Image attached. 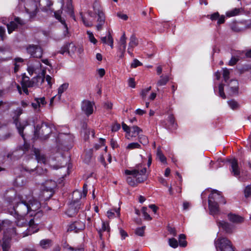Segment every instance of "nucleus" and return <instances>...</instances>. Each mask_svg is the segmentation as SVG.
Returning a JSON list of instances; mask_svg holds the SVG:
<instances>
[{"mask_svg": "<svg viewBox=\"0 0 251 251\" xmlns=\"http://www.w3.org/2000/svg\"><path fill=\"white\" fill-rule=\"evenodd\" d=\"M231 163V172L233 175L238 177L240 176V172L238 167L237 160L235 159H233L230 160Z\"/></svg>", "mask_w": 251, "mask_h": 251, "instance_id": "nucleus-21", "label": "nucleus"}, {"mask_svg": "<svg viewBox=\"0 0 251 251\" xmlns=\"http://www.w3.org/2000/svg\"><path fill=\"white\" fill-rule=\"evenodd\" d=\"M46 104L47 101L45 100V97L36 98L34 99V102H32L31 105L35 111L39 112L40 111V107Z\"/></svg>", "mask_w": 251, "mask_h": 251, "instance_id": "nucleus-15", "label": "nucleus"}, {"mask_svg": "<svg viewBox=\"0 0 251 251\" xmlns=\"http://www.w3.org/2000/svg\"><path fill=\"white\" fill-rule=\"evenodd\" d=\"M217 202H211V200H208L209 213L211 215H215L219 212V205Z\"/></svg>", "mask_w": 251, "mask_h": 251, "instance_id": "nucleus-22", "label": "nucleus"}, {"mask_svg": "<svg viewBox=\"0 0 251 251\" xmlns=\"http://www.w3.org/2000/svg\"><path fill=\"white\" fill-rule=\"evenodd\" d=\"M146 171V168L140 164L136 165L131 170H126L125 174L131 176H128L126 178L128 184L131 186H135L138 183L146 180L147 178Z\"/></svg>", "mask_w": 251, "mask_h": 251, "instance_id": "nucleus-2", "label": "nucleus"}, {"mask_svg": "<svg viewBox=\"0 0 251 251\" xmlns=\"http://www.w3.org/2000/svg\"><path fill=\"white\" fill-rule=\"evenodd\" d=\"M138 42L137 39L133 35L130 38V41L128 43V47L127 49V52L131 56H133L132 50L134 48L138 45Z\"/></svg>", "mask_w": 251, "mask_h": 251, "instance_id": "nucleus-19", "label": "nucleus"}, {"mask_svg": "<svg viewBox=\"0 0 251 251\" xmlns=\"http://www.w3.org/2000/svg\"><path fill=\"white\" fill-rule=\"evenodd\" d=\"M208 17H209L212 21L218 20L219 18V14L218 12H215L210 15H208Z\"/></svg>", "mask_w": 251, "mask_h": 251, "instance_id": "nucleus-57", "label": "nucleus"}, {"mask_svg": "<svg viewBox=\"0 0 251 251\" xmlns=\"http://www.w3.org/2000/svg\"><path fill=\"white\" fill-rule=\"evenodd\" d=\"M87 34L88 35V39L90 42L94 44H96L97 43V40L95 38L93 33L90 31H87Z\"/></svg>", "mask_w": 251, "mask_h": 251, "instance_id": "nucleus-46", "label": "nucleus"}, {"mask_svg": "<svg viewBox=\"0 0 251 251\" xmlns=\"http://www.w3.org/2000/svg\"><path fill=\"white\" fill-rule=\"evenodd\" d=\"M41 75H38L32 78V84L33 87H40L44 82V76L46 75V70L43 69L41 72Z\"/></svg>", "mask_w": 251, "mask_h": 251, "instance_id": "nucleus-16", "label": "nucleus"}, {"mask_svg": "<svg viewBox=\"0 0 251 251\" xmlns=\"http://www.w3.org/2000/svg\"><path fill=\"white\" fill-rule=\"evenodd\" d=\"M15 68H14V72L16 73L18 71L19 67L20 65L18 64V63H20L23 61V59L21 58H16L15 59Z\"/></svg>", "mask_w": 251, "mask_h": 251, "instance_id": "nucleus-53", "label": "nucleus"}, {"mask_svg": "<svg viewBox=\"0 0 251 251\" xmlns=\"http://www.w3.org/2000/svg\"><path fill=\"white\" fill-rule=\"evenodd\" d=\"M39 245L43 249H46L51 246L52 241L49 239H43L40 241Z\"/></svg>", "mask_w": 251, "mask_h": 251, "instance_id": "nucleus-30", "label": "nucleus"}, {"mask_svg": "<svg viewBox=\"0 0 251 251\" xmlns=\"http://www.w3.org/2000/svg\"><path fill=\"white\" fill-rule=\"evenodd\" d=\"M145 226H142L137 228L135 230V234L140 236H143L144 235V230Z\"/></svg>", "mask_w": 251, "mask_h": 251, "instance_id": "nucleus-50", "label": "nucleus"}, {"mask_svg": "<svg viewBox=\"0 0 251 251\" xmlns=\"http://www.w3.org/2000/svg\"><path fill=\"white\" fill-rule=\"evenodd\" d=\"M141 145L137 142L129 143L126 147V149L133 150L135 149H141Z\"/></svg>", "mask_w": 251, "mask_h": 251, "instance_id": "nucleus-41", "label": "nucleus"}, {"mask_svg": "<svg viewBox=\"0 0 251 251\" xmlns=\"http://www.w3.org/2000/svg\"><path fill=\"white\" fill-rule=\"evenodd\" d=\"M107 231L109 232V225L108 223H106L103 222L102 223L101 228L99 230V236H100V239L102 238L101 232L102 231Z\"/></svg>", "mask_w": 251, "mask_h": 251, "instance_id": "nucleus-37", "label": "nucleus"}, {"mask_svg": "<svg viewBox=\"0 0 251 251\" xmlns=\"http://www.w3.org/2000/svg\"><path fill=\"white\" fill-rule=\"evenodd\" d=\"M115 213H116L118 216L120 215V208L117 209H111L107 212V217L109 218H112L115 216Z\"/></svg>", "mask_w": 251, "mask_h": 251, "instance_id": "nucleus-39", "label": "nucleus"}, {"mask_svg": "<svg viewBox=\"0 0 251 251\" xmlns=\"http://www.w3.org/2000/svg\"><path fill=\"white\" fill-rule=\"evenodd\" d=\"M168 121L170 123L171 126L173 127H175V119L173 115H170L168 117Z\"/></svg>", "mask_w": 251, "mask_h": 251, "instance_id": "nucleus-61", "label": "nucleus"}, {"mask_svg": "<svg viewBox=\"0 0 251 251\" xmlns=\"http://www.w3.org/2000/svg\"><path fill=\"white\" fill-rule=\"evenodd\" d=\"M82 21H83L84 25L86 26L89 27V26H92L93 25V23L92 22L88 21L84 18H82Z\"/></svg>", "mask_w": 251, "mask_h": 251, "instance_id": "nucleus-64", "label": "nucleus"}, {"mask_svg": "<svg viewBox=\"0 0 251 251\" xmlns=\"http://www.w3.org/2000/svg\"><path fill=\"white\" fill-rule=\"evenodd\" d=\"M223 77L225 81H226L229 78L230 70L227 68H223Z\"/></svg>", "mask_w": 251, "mask_h": 251, "instance_id": "nucleus-42", "label": "nucleus"}, {"mask_svg": "<svg viewBox=\"0 0 251 251\" xmlns=\"http://www.w3.org/2000/svg\"><path fill=\"white\" fill-rule=\"evenodd\" d=\"M12 239L3 236L1 247L3 251H9L11 246Z\"/></svg>", "mask_w": 251, "mask_h": 251, "instance_id": "nucleus-23", "label": "nucleus"}, {"mask_svg": "<svg viewBox=\"0 0 251 251\" xmlns=\"http://www.w3.org/2000/svg\"><path fill=\"white\" fill-rule=\"evenodd\" d=\"M65 49L67 50V52L69 54L73 56L76 53L77 47L75 44L71 43L67 45Z\"/></svg>", "mask_w": 251, "mask_h": 251, "instance_id": "nucleus-28", "label": "nucleus"}, {"mask_svg": "<svg viewBox=\"0 0 251 251\" xmlns=\"http://www.w3.org/2000/svg\"><path fill=\"white\" fill-rule=\"evenodd\" d=\"M151 87L150 86L147 88H145L142 90L140 93V95L143 99V100H145L147 97V94L149 92V91L151 90Z\"/></svg>", "mask_w": 251, "mask_h": 251, "instance_id": "nucleus-45", "label": "nucleus"}, {"mask_svg": "<svg viewBox=\"0 0 251 251\" xmlns=\"http://www.w3.org/2000/svg\"><path fill=\"white\" fill-rule=\"evenodd\" d=\"M54 126L51 124L42 123L41 126L37 125L35 127L34 136L35 138L45 140L49 138V135L52 132Z\"/></svg>", "mask_w": 251, "mask_h": 251, "instance_id": "nucleus-3", "label": "nucleus"}, {"mask_svg": "<svg viewBox=\"0 0 251 251\" xmlns=\"http://www.w3.org/2000/svg\"><path fill=\"white\" fill-rule=\"evenodd\" d=\"M227 103L230 108L232 110H237L240 107V105L238 102L234 100H228L227 101Z\"/></svg>", "mask_w": 251, "mask_h": 251, "instance_id": "nucleus-34", "label": "nucleus"}, {"mask_svg": "<svg viewBox=\"0 0 251 251\" xmlns=\"http://www.w3.org/2000/svg\"><path fill=\"white\" fill-rule=\"evenodd\" d=\"M119 50H126V37L125 33H124L120 39Z\"/></svg>", "mask_w": 251, "mask_h": 251, "instance_id": "nucleus-31", "label": "nucleus"}, {"mask_svg": "<svg viewBox=\"0 0 251 251\" xmlns=\"http://www.w3.org/2000/svg\"><path fill=\"white\" fill-rule=\"evenodd\" d=\"M220 228L223 229L227 233H232L234 229V226L228 222L224 221H219L217 223Z\"/></svg>", "mask_w": 251, "mask_h": 251, "instance_id": "nucleus-17", "label": "nucleus"}, {"mask_svg": "<svg viewBox=\"0 0 251 251\" xmlns=\"http://www.w3.org/2000/svg\"><path fill=\"white\" fill-rule=\"evenodd\" d=\"M32 79L29 80V78L27 77L23 78L22 81V85H23L27 87H34L33 84H32Z\"/></svg>", "mask_w": 251, "mask_h": 251, "instance_id": "nucleus-35", "label": "nucleus"}, {"mask_svg": "<svg viewBox=\"0 0 251 251\" xmlns=\"http://www.w3.org/2000/svg\"><path fill=\"white\" fill-rule=\"evenodd\" d=\"M16 127L18 130L19 134L21 135L23 138L25 140L24 135L23 134V130L24 128L28 125L27 121H24L22 123H20L18 121H15Z\"/></svg>", "mask_w": 251, "mask_h": 251, "instance_id": "nucleus-25", "label": "nucleus"}, {"mask_svg": "<svg viewBox=\"0 0 251 251\" xmlns=\"http://www.w3.org/2000/svg\"><path fill=\"white\" fill-rule=\"evenodd\" d=\"M239 8H234L231 10L228 11L226 12V15L227 17H230L237 15L240 13Z\"/></svg>", "mask_w": 251, "mask_h": 251, "instance_id": "nucleus-36", "label": "nucleus"}, {"mask_svg": "<svg viewBox=\"0 0 251 251\" xmlns=\"http://www.w3.org/2000/svg\"><path fill=\"white\" fill-rule=\"evenodd\" d=\"M95 103L88 100H83L81 102V108L82 112L87 117L93 114L94 111Z\"/></svg>", "mask_w": 251, "mask_h": 251, "instance_id": "nucleus-8", "label": "nucleus"}, {"mask_svg": "<svg viewBox=\"0 0 251 251\" xmlns=\"http://www.w3.org/2000/svg\"><path fill=\"white\" fill-rule=\"evenodd\" d=\"M56 186L54 181L50 180L46 181L43 185L42 195L44 199H50L53 194V190Z\"/></svg>", "mask_w": 251, "mask_h": 251, "instance_id": "nucleus-6", "label": "nucleus"}, {"mask_svg": "<svg viewBox=\"0 0 251 251\" xmlns=\"http://www.w3.org/2000/svg\"><path fill=\"white\" fill-rule=\"evenodd\" d=\"M230 93L231 95L236 94L238 91V82L236 80H231L228 84Z\"/></svg>", "mask_w": 251, "mask_h": 251, "instance_id": "nucleus-24", "label": "nucleus"}, {"mask_svg": "<svg viewBox=\"0 0 251 251\" xmlns=\"http://www.w3.org/2000/svg\"><path fill=\"white\" fill-rule=\"evenodd\" d=\"M244 194L246 198L251 196V184L246 186L244 190Z\"/></svg>", "mask_w": 251, "mask_h": 251, "instance_id": "nucleus-52", "label": "nucleus"}, {"mask_svg": "<svg viewBox=\"0 0 251 251\" xmlns=\"http://www.w3.org/2000/svg\"><path fill=\"white\" fill-rule=\"evenodd\" d=\"M157 156L159 159V160L163 163H166V158L162 153L161 150L160 149H158L157 150Z\"/></svg>", "mask_w": 251, "mask_h": 251, "instance_id": "nucleus-44", "label": "nucleus"}, {"mask_svg": "<svg viewBox=\"0 0 251 251\" xmlns=\"http://www.w3.org/2000/svg\"><path fill=\"white\" fill-rule=\"evenodd\" d=\"M122 128L123 130L127 134H129L130 132V128L124 123H122Z\"/></svg>", "mask_w": 251, "mask_h": 251, "instance_id": "nucleus-59", "label": "nucleus"}, {"mask_svg": "<svg viewBox=\"0 0 251 251\" xmlns=\"http://www.w3.org/2000/svg\"><path fill=\"white\" fill-rule=\"evenodd\" d=\"M93 8L95 13L98 16L97 20L98 23L96 25V27L97 30H100L101 29L102 26L105 23V16L102 9L98 1H96L94 3Z\"/></svg>", "mask_w": 251, "mask_h": 251, "instance_id": "nucleus-5", "label": "nucleus"}, {"mask_svg": "<svg viewBox=\"0 0 251 251\" xmlns=\"http://www.w3.org/2000/svg\"><path fill=\"white\" fill-rule=\"evenodd\" d=\"M128 86L132 88L135 87V82L134 79L133 78H129L128 80Z\"/></svg>", "mask_w": 251, "mask_h": 251, "instance_id": "nucleus-58", "label": "nucleus"}, {"mask_svg": "<svg viewBox=\"0 0 251 251\" xmlns=\"http://www.w3.org/2000/svg\"><path fill=\"white\" fill-rule=\"evenodd\" d=\"M25 24V22L20 18L17 17L15 19L14 21L11 22L7 25L8 32L9 34L11 33L18 27V25H23Z\"/></svg>", "mask_w": 251, "mask_h": 251, "instance_id": "nucleus-14", "label": "nucleus"}, {"mask_svg": "<svg viewBox=\"0 0 251 251\" xmlns=\"http://www.w3.org/2000/svg\"><path fill=\"white\" fill-rule=\"evenodd\" d=\"M208 198V200H211V202H221L223 200L220 192L216 190L212 191Z\"/></svg>", "mask_w": 251, "mask_h": 251, "instance_id": "nucleus-20", "label": "nucleus"}, {"mask_svg": "<svg viewBox=\"0 0 251 251\" xmlns=\"http://www.w3.org/2000/svg\"><path fill=\"white\" fill-rule=\"evenodd\" d=\"M6 226L4 229L3 236L12 239L17 236L19 233L17 232L13 223L10 221L7 220Z\"/></svg>", "mask_w": 251, "mask_h": 251, "instance_id": "nucleus-7", "label": "nucleus"}, {"mask_svg": "<svg viewBox=\"0 0 251 251\" xmlns=\"http://www.w3.org/2000/svg\"><path fill=\"white\" fill-rule=\"evenodd\" d=\"M219 96L223 99H226V95L224 92V85L220 84L219 86Z\"/></svg>", "mask_w": 251, "mask_h": 251, "instance_id": "nucleus-54", "label": "nucleus"}, {"mask_svg": "<svg viewBox=\"0 0 251 251\" xmlns=\"http://www.w3.org/2000/svg\"><path fill=\"white\" fill-rule=\"evenodd\" d=\"M85 225L84 222L78 221L70 224L68 230L77 233L83 230L85 228Z\"/></svg>", "mask_w": 251, "mask_h": 251, "instance_id": "nucleus-12", "label": "nucleus"}, {"mask_svg": "<svg viewBox=\"0 0 251 251\" xmlns=\"http://www.w3.org/2000/svg\"><path fill=\"white\" fill-rule=\"evenodd\" d=\"M138 140L143 145H147L149 143L147 137L142 134L138 135Z\"/></svg>", "mask_w": 251, "mask_h": 251, "instance_id": "nucleus-40", "label": "nucleus"}, {"mask_svg": "<svg viewBox=\"0 0 251 251\" xmlns=\"http://www.w3.org/2000/svg\"><path fill=\"white\" fill-rule=\"evenodd\" d=\"M25 7L26 12L29 14L30 18H32L36 15L37 6L34 1L31 0L26 2Z\"/></svg>", "mask_w": 251, "mask_h": 251, "instance_id": "nucleus-10", "label": "nucleus"}, {"mask_svg": "<svg viewBox=\"0 0 251 251\" xmlns=\"http://www.w3.org/2000/svg\"><path fill=\"white\" fill-rule=\"evenodd\" d=\"M143 64L140 62L138 59H134L132 62V63L131 64V67L135 68L137 67L138 66H142Z\"/></svg>", "mask_w": 251, "mask_h": 251, "instance_id": "nucleus-55", "label": "nucleus"}, {"mask_svg": "<svg viewBox=\"0 0 251 251\" xmlns=\"http://www.w3.org/2000/svg\"><path fill=\"white\" fill-rule=\"evenodd\" d=\"M64 251H84V249L82 247L74 248L67 244L63 246Z\"/></svg>", "mask_w": 251, "mask_h": 251, "instance_id": "nucleus-33", "label": "nucleus"}, {"mask_svg": "<svg viewBox=\"0 0 251 251\" xmlns=\"http://www.w3.org/2000/svg\"><path fill=\"white\" fill-rule=\"evenodd\" d=\"M36 158L38 162L45 163L46 158L44 155H41L39 153H38L36 151H35Z\"/></svg>", "mask_w": 251, "mask_h": 251, "instance_id": "nucleus-43", "label": "nucleus"}, {"mask_svg": "<svg viewBox=\"0 0 251 251\" xmlns=\"http://www.w3.org/2000/svg\"><path fill=\"white\" fill-rule=\"evenodd\" d=\"M5 28L2 26H0V37L1 38L2 40L4 39V34H5Z\"/></svg>", "mask_w": 251, "mask_h": 251, "instance_id": "nucleus-63", "label": "nucleus"}, {"mask_svg": "<svg viewBox=\"0 0 251 251\" xmlns=\"http://www.w3.org/2000/svg\"><path fill=\"white\" fill-rule=\"evenodd\" d=\"M215 244L217 250L220 251H234L231 241L226 237L218 238Z\"/></svg>", "mask_w": 251, "mask_h": 251, "instance_id": "nucleus-4", "label": "nucleus"}, {"mask_svg": "<svg viewBox=\"0 0 251 251\" xmlns=\"http://www.w3.org/2000/svg\"><path fill=\"white\" fill-rule=\"evenodd\" d=\"M169 77L167 75H162L160 79L157 81V85L159 86L165 85L169 81Z\"/></svg>", "mask_w": 251, "mask_h": 251, "instance_id": "nucleus-32", "label": "nucleus"}, {"mask_svg": "<svg viewBox=\"0 0 251 251\" xmlns=\"http://www.w3.org/2000/svg\"><path fill=\"white\" fill-rule=\"evenodd\" d=\"M130 131L133 134L132 135V137H135L136 135H139L140 133L142 132V130L136 126H132L130 128Z\"/></svg>", "mask_w": 251, "mask_h": 251, "instance_id": "nucleus-38", "label": "nucleus"}, {"mask_svg": "<svg viewBox=\"0 0 251 251\" xmlns=\"http://www.w3.org/2000/svg\"><path fill=\"white\" fill-rule=\"evenodd\" d=\"M26 50L32 57L40 58L42 56L43 49L38 45H29L26 48Z\"/></svg>", "mask_w": 251, "mask_h": 251, "instance_id": "nucleus-9", "label": "nucleus"}, {"mask_svg": "<svg viewBox=\"0 0 251 251\" xmlns=\"http://www.w3.org/2000/svg\"><path fill=\"white\" fill-rule=\"evenodd\" d=\"M108 43L107 44L109 45L111 49H113L114 47V40L112 37V35L110 34V32L109 31H108Z\"/></svg>", "mask_w": 251, "mask_h": 251, "instance_id": "nucleus-56", "label": "nucleus"}, {"mask_svg": "<svg viewBox=\"0 0 251 251\" xmlns=\"http://www.w3.org/2000/svg\"><path fill=\"white\" fill-rule=\"evenodd\" d=\"M80 204L79 201H75L70 204L69 208L66 211V214L69 217L74 216L80 208Z\"/></svg>", "mask_w": 251, "mask_h": 251, "instance_id": "nucleus-11", "label": "nucleus"}, {"mask_svg": "<svg viewBox=\"0 0 251 251\" xmlns=\"http://www.w3.org/2000/svg\"><path fill=\"white\" fill-rule=\"evenodd\" d=\"M46 79V81L48 83V84L49 85L50 87L51 88L53 83L54 82V79L49 75H47L44 76V79Z\"/></svg>", "mask_w": 251, "mask_h": 251, "instance_id": "nucleus-51", "label": "nucleus"}, {"mask_svg": "<svg viewBox=\"0 0 251 251\" xmlns=\"http://www.w3.org/2000/svg\"><path fill=\"white\" fill-rule=\"evenodd\" d=\"M121 128L120 125L119 124H115L112 126L111 130L113 132H116L119 130Z\"/></svg>", "mask_w": 251, "mask_h": 251, "instance_id": "nucleus-60", "label": "nucleus"}, {"mask_svg": "<svg viewBox=\"0 0 251 251\" xmlns=\"http://www.w3.org/2000/svg\"><path fill=\"white\" fill-rule=\"evenodd\" d=\"M169 244L171 247L173 248H176L178 246L177 241L176 239L174 238L169 239Z\"/></svg>", "mask_w": 251, "mask_h": 251, "instance_id": "nucleus-49", "label": "nucleus"}, {"mask_svg": "<svg viewBox=\"0 0 251 251\" xmlns=\"http://www.w3.org/2000/svg\"><path fill=\"white\" fill-rule=\"evenodd\" d=\"M41 67L42 65L39 62H35L28 65L27 70L30 75H32L33 73L40 74V71H42Z\"/></svg>", "mask_w": 251, "mask_h": 251, "instance_id": "nucleus-13", "label": "nucleus"}, {"mask_svg": "<svg viewBox=\"0 0 251 251\" xmlns=\"http://www.w3.org/2000/svg\"><path fill=\"white\" fill-rule=\"evenodd\" d=\"M68 83H64L59 87L58 88V93L56 95L59 100L61 99L62 93L67 90V89L68 88Z\"/></svg>", "mask_w": 251, "mask_h": 251, "instance_id": "nucleus-27", "label": "nucleus"}, {"mask_svg": "<svg viewBox=\"0 0 251 251\" xmlns=\"http://www.w3.org/2000/svg\"><path fill=\"white\" fill-rule=\"evenodd\" d=\"M147 208L146 207H143L142 209V212L143 213V216L145 220L148 221H150L151 220V217L150 215L147 213Z\"/></svg>", "mask_w": 251, "mask_h": 251, "instance_id": "nucleus-48", "label": "nucleus"}, {"mask_svg": "<svg viewBox=\"0 0 251 251\" xmlns=\"http://www.w3.org/2000/svg\"><path fill=\"white\" fill-rule=\"evenodd\" d=\"M227 217L230 222L235 224H241L244 221L243 217L235 214L229 213Z\"/></svg>", "mask_w": 251, "mask_h": 251, "instance_id": "nucleus-18", "label": "nucleus"}, {"mask_svg": "<svg viewBox=\"0 0 251 251\" xmlns=\"http://www.w3.org/2000/svg\"><path fill=\"white\" fill-rule=\"evenodd\" d=\"M120 233L123 240L125 239L128 236L127 232L122 228L120 229Z\"/></svg>", "mask_w": 251, "mask_h": 251, "instance_id": "nucleus-62", "label": "nucleus"}, {"mask_svg": "<svg viewBox=\"0 0 251 251\" xmlns=\"http://www.w3.org/2000/svg\"><path fill=\"white\" fill-rule=\"evenodd\" d=\"M61 13H62V11H61V10H58L57 11H55L54 12V16H55V18L56 19H57L58 20H59L60 22V23H62V25H63L64 28L65 29V32H66L64 33V35H65V36H66V33H68V27H67V25L66 24V23L65 22V21L62 20L61 18Z\"/></svg>", "mask_w": 251, "mask_h": 251, "instance_id": "nucleus-26", "label": "nucleus"}, {"mask_svg": "<svg viewBox=\"0 0 251 251\" xmlns=\"http://www.w3.org/2000/svg\"><path fill=\"white\" fill-rule=\"evenodd\" d=\"M9 202L13 205V210L17 215V225L18 226H28L21 235L25 237L37 232L39 229V221L36 218L37 212L40 208V203L30 195H16L10 198Z\"/></svg>", "mask_w": 251, "mask_h": 251, "instance_id": "nucleus-1", "label": "nucleus"}, {"mask_svg": "<svg viewBox=\"0 0 251 251\" xmlns=\"http://www.w3.org/2000/svg\"><path fill=\"white\" fill-rule=\"evenodd\" d=\"M87 194V185L86 184L83 185V195L81 194L80 192L79 191H75L73 192V197H76L77 196H79V199H80L82 197L85 198Z\"/></svg>", "mask_w": 251, "mask_h": 251, "instance_id": "nucleus-29", "label": "nucleus"}, {"mask_svg": "<svg viewBox=\"0 0 251 251\" xmlns=\"http://www.w3.org/2000/svg\"><path fill=\"white\" fill-rule=\"evenodd\" d=\"M104 141L105 139L103 138H100L99 141V144H96L95 145L93 150L97 151L99 149H100L101 147L104 146Z\"/></svg>", "mask_w": 251, "mask_h": 251, "instance_id": "nucleus-47", "label": "nucleus"}]
</instances>
